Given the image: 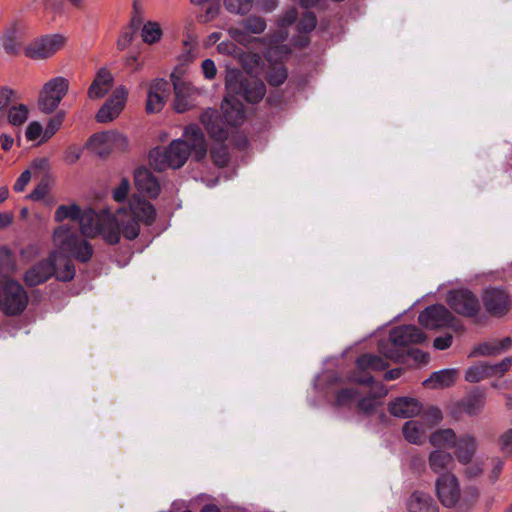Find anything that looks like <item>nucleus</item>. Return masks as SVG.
Instances as JSON below:
<instances>
[{
	"instance_id": "obj_14",
	"label": "nucleus",
	"mask_w": 512,
	"mask_h": 512,
	"mask_svg": "<svg viewBox=\"0 0 512 512\" xmlns=\"http://www.w3.org/2000/svg\"><path fill=\"white\" fill-rule=\"evenodd\" d=\"M129 210L132 218L146 226H151L155 222L156 209L154 205L140 194H133L131 196L129 199Z\"/></svg>"
},
{
	"instance_id": "obj_43",
	"label": "nucleus",
	"mask_w": 512,
	"mask_h": 512,
	"mask_svg": "<svg viewBox=\"0 0 512 512\" xmlns=\"http://www.w3.org/2000/svg\"><path fill=\"white\" fill-rule=\"evenodd\" d=\"M210 157L218 167H225L229 162V152L224 142L213 146L210 149Z\"/></svg>"
},
{
	"instance_id": "obj_2",
	"label": "nucleus",
	"mask_w": 512,
	"mask_h": 512,
	"mask_svg": "<svg viewBox=\"0 0 512 512\" xmlns=\"http://www.w3.org/2000/svg\"><path fill=\"white\" fill-rule=\"evenodd\" d=\"M225 89L221 109L225 121L233 126H240L245 120V109L241 101L250 104L259 103L266 94V85L261 79H248L238 68H226Z\"/></svg>"
},
{
	"instance_id": "obj_50",
	"label": "nucleus",
	"mask_w": 512,
	"mask_h": 512,
	"mask_svg": "<svg viewBox=\"0 0 512 512\" xmlns=\"http://www.w3.org/2000/svg\"><path fill=\"white\" fill-rule=\"evenodd\" d=\"M120 230L124 238L127 240H134L140 233V225L135 218L131 217L128 221L120 224Z\"/></svg>"
},
{
	"instance_id": "obj_41",
	"label": "nucleus",
	"mask_w": 512,
	"mask_h": 512,
	"mask_svg": "<svg viewBox=\"0 0 512 512\" xmlns=\"http://www.w3.org/2000/svg\"><path fill=\"white\" fill-rule=\"evenodd\" d=\"M254 0H223L225 9L232 14L246 15L253 7Z\"/></svg>"
},
{
	"instance_id": "obj_46",
	"label": "nucleus",
	"mask_w": 512,
	"mask_h": 512,
	"mask_svg": "<svg viewBox=\"0 0 512 512\" xmlns=\"http://www.w3.org/2000/svg\"><path fill=\"white\" fill-rule=\"evenodd\" d=\"M14 267L11 251L7 247H0V279L7 277Z\"/></svg>"
},
{
	"instance_id": "obj_15",
	"label": "nucleus",
	"mask_w": 512,
	"mask_h": 512,
	"mask_svg": "<svg viewBox=\"0 0 512 512\" xmlns=\"http://www.w3.org/2000/svg\"><path fill=\"white\" fill-rule=\"evenodd\" d=\"M134 184L140 194H146L152 199L157 198L161 190L158 179L145 166L135 169Z\"/></svg>"
},
{
	"instance_id": "obj_18",
	"label": "nucleus",
	"mask_w": 512,
	"mask_h": 512,
	"mask_svg": "<svg viewBox=\"0 0 512 512\" xmlns=\"http://www.w3.org/2000/svg\"><path fill=\"white\" fill-rule=\"evenodd\" d=\"M486 397L487 393L484 387L474 386L459 401L465 414L474 417L478 416L483 411L486 404Z\"/></svg>"
},
{
	"instance_id": "obj_60",
	"label": "nucleus",
	"mask_w": 512,
	"mask_h": 512,
	"mask_svg": "<svg viewBox=\"0 0 512 512\" xmlns=\"http://www.w3.org/2000/svg\"><path fill=\"white\" fill-rule=\"evenodd\" d=\"M15 91L7 86H0V109H9Z\"/></svg>"
},
{
	"instance_id": "obj_56",
	"label": "nucleus",
	"mask_w": 512,
	"mask_h": 512,
	"mask_svg": "<svg viewBox=\"0 0 512 512\" xmlns=\"http://www.w3.org/2000/svg\"><path fill=\"white\" fill-rule=\"evenodd\" d=\"M148 92L157 93L168 98L170 95L169 82L163 78H156L151 82Z\"/></svg>"
},
{
	"instance_id": "obj_4",
	"label": "nucleus",
	"mask_w": 512,
	"mask_h": 512,
	"mask_svg": "<svg viewBox=\"0 0 512 512\" xmlns=\"http://www.w3.org/2000/svg\"><path fill=\"white\" fill-rule=\"evenodd\" d=\"M66 43L67 38L62 34H46L30 41L23 52L32 60L48 59L61 50Z\"/></svg>"
},
{
	"instance_id": "obj_29",
	"label": "nucleus",
	"mask_w": 512,
	"mask_h": 512,
	"mask_svg": "<svg viewBox=\"0 0 512 512\" xmlns=\"http://www.w3.org/2000/svg\"><path fill=\"white\" fill-rule=\"evenodd\" d=\"M57 265L54 277L61 282H70L75 277V266L64 253L57 251Z\"/></svg>"
},
{
	"instance_id": "obj_34",
	"label": "nucleus",
	"mask_w": 512,
	"mask_h": 512,
	"mask_svg": "<svg viewBox=\"0 0 512 512\" xmlns=\"http://www.w3.org/2000/svg\"><path fill=\"white\" fill-rule=\"evenodd\" d=\"M242 67L245 72L244 75L248 79H259L257 76H254L258 73V69L263 64L262 58L257 53H248L245 54L241 58Z\"/></svg>"
},
{
	"instance_id": "obj_38",
	"label": "nucleus",
	"mask_w": 512,
	"mask_h": 512,
	"mask_svg": "<svg viewBox=\"0 0 512 512\" xmlns=\"http://www.w3.org/2000/svg\"><path fill=\"white\" fill-rule=\"evenodd\" d=\"M141 36L143 42L147 44H154L160 41L162 36V29L159 23L153 21H148L145 23L141 31Z\"/></svg>"
},
{
	"instance_id": "obj_8",
	"label": "nucleus",
	"mask_w": 512,
	"mask_h": 512,
	"mask_svg": "<svg viewBox=\"0 0 512 512\" xmlns=\"http://www.w3.org/2000/svg\"><path fill=\"white\" fill-rule=\"evenodd\" d=\"M0 308L7 316H18L28 304V295L21 284L9 280L2 287Z\"/></svg>"
},
{
	"instance_id": "obj_26",
	"label": "nucleus",
	"mask_w": 512,
	"mask_h": 512,
	"mask_svg": "<svg viewBox=\"0 0 512 512\" xmlns=\"http://www.w3.org/2000/svg\"><path fill=\"white\" fill-rule=\"evenodd\" d=\"M111 142V130L110 131H102L92 134L86 144L85 147L88 150H91L95 154H97L101 158L108 157L112 152V147L110 146Z\"/></svg>"
},
{
	"instance_id": "obj_49",
	"label": "nucleus",
	"mask_w": 512,
	"mask_h": 512,
	"mask_svg": "<svg viewBox=\"0 0 512 512\" xmlns=\"http://www.w3.org/2000/svg\"><path fill=\"white\" fill-rule=\"evenodd\" d=\"M512 366V356L505 357L503 360L496 364L488 363V371L490 378L502 377L510 370Z\"/></svg>"
},
{
	"instance_id": "obj_42",
	"label": "nucleus",
	"mask_w": 512,
	"mask_h": 512,
	"mask_svg": "<svg viewBox=\"0 0 512 512\" xmlns=\"http://www.w3.org/2000/svg\"><path fill=\"white\" fill-rule=\"evenodd\" d=\"M242 27L249 33L261 34L266 29L264 18L256 15H250L240 21Z\"/></svg>"
},
{
	"instance_id": "obj_6",
	"label": "nucleus",
	"mask_w": 512,
	"mask_h": 512,
	"mask_svg": "<svg viewBox=\"0 0 512 512\" xmlns=\"http://www.w3.org/2000/svg\"><path fill=\"white\" fill-rule=\"evenodd\" d=\"M69 90V81L61 76L52 78L44 84L38 98V108L40 111L51 114L59 106L62 99Z\"/></svg>"
},
{
	"instance_id": "obj_62",
	"label": "nucleus",
	"mask_w": 512,
	"mask_h": 512,
	"mask_svg": "<svg viewBox=\"0 0 512 512\" xmlns=\"http://www.w3.org/2000/svg\"><path fill=\"white\" fill-rule=\"evenodd\" d=\"M410 470L417 475H420L426 468V460L421 455H413L409 462Z\"/></svg>"
},
{
	"instance_id": "obj_61",
	"label": "nucleus",
	"mask_w": 512,
	"mask_h": 512,
	"mask_svg": "<svg viewBox=\"0 0 512 512\" xmlns=\"http://www.w3.org/2000/svg\"><path fill=\"white\" fill-rule=\"evenodd\" d=\"M43 133V127L38 121L29 123L25 131V135L28 141H35L41 135L43 136Z\"/></svg>"
},
{
	"instance_id": "obj_20",
	"label": "nucleus",
	"mask_w": 512,
	"mask_h": 512,
	"mask_svg": "<svg viewBox=\"0 0 512 512\" xmlns=\"http://www.w3.org/2000/svg\"><path fill=\"white\" fill-rule=\"evenodd\" d=\"M391 415L399 418H412L422 410V404L415 398L398 397L388 405Z\"/></svg>"
},
{
	"instance_id": "obj_64",
	"label": "nucleus",
	"mask_w": 512,
	"mask_h": 512,
	"mask_svg": "<svg viewBox=\"0 0 512 512\" xmlns=\"http://www.w3.org/2000/svg\"><path fill=\"white\" fill-rule=\"evenodd\" d=\"M298 18V11L296 8L292 7L285 11V13L281 16L278 23L281 27H288L296 22Z\"/></svg>"
},
{
	"instance_id": "obj_10",
	"label": "nucleus",
	"mask_w": 512,
	"mask_h": 512,
	"mask_svg": "<svg viewBox=\"0 0 512 512\" xmlns=\"http://www.w3.org/2000/svg\"><path fill=\"white\" fill-rule=\"evenodd\" d=\"M456 317L443 304L427 306L418 315V323L431 330L452 327Z\"/></svg>"
},
{
	"instance_id": "obj_12",
	"label": "nucleus",
	"mask_w": 512,
	"mask_h": 512,
	"mask_svg": "<svg viewBox=\"0 0 512 512\" xmlns=\"http://www.w3.org/2000/svg\"><path fill=\"white\" fill-rule=\"evenodd\" d=\"M128 97L124 86L117 87L112 95L104 102L95 115L98 123H109L115 120L123 111Z\"/></svg>"
},
{
	"instance_id": "obj_11",
	"label": "nucleus",
	"mask_w": 512,
	"mask_h": 512,
	"mask_svg": "<svg viewBox=\"0 0 512 512\" xmlns=\"http://www.w3.org/2000/svg\"><path fill=\"white\" fill-rule=\"evenodd\" d=\"M57 251L49 253L46 259H42L30 268L24 274L23 281L28 287H36L47 282L56 272Z\"/></svg>"
},
{
	"instance_id": "obj_55",
	"label": "nucleus",
	"mask_w": 512,
	"mask_h": 512,
	"mask_svg": "<svg viewBox=\"0 0 512 512\" xmlns=\"http://www.w3.org/2000/svg\"><path fill=\"white\" fill-rule=\"evenodd\" d=\"M129 191H130V181L128 178L123 177L121 179L118 187H116L113 191V199L118 203L125 202L128 197Z\"/></svg>"
},
{
	"instance_id": "obj_19",
	"label": "nucleus",
	"mask_w": 512,
	"mask_h": 512,
	"mask_svg": "<svg viewBox=\"0 0 512 512\" xmlns=\"http://www.w3.org/2000/svg\"><path fill=\"white\" fill-rule=\"evenodd\" d=\"M113 83L114 78L111 72L106 67L100 68L88 88V98L97 100L105 97L112 88Z\"/></svg>"
},
{
	"instance_id": "obj_51",
	"label": "nucleus",
	"mask_w": 512,
	"mask_h": 512,
	"mask_svg": "<svg viewBox=\"0 0 512 512\" xmlns=\"http://www.w3.org/2000/svg\"><path fill=\"white\" fill-rule=\"evenodd\" d=\"M50 190V178L48 175L42 177L38 185L27 196L28 199L33 201L42 200Z\"/></svg>"
},
{
	"instance_id": "obj_40",
	"label": "nucleus",
	"mask_w": 512,
	"mask_h": 512,
	"mask_svg": "<svg viewBox=\"0 0 512 512\" xmlns=\"http://www.w3.org/2000/svg\"><path fill=\"white\" fill-rule=\"evenodd\" d=\"M29 110L24 104L12 105L9 108L7 123L13 126H21L28 119Z\"/></svg>"
},
{
	"instance_id": "obj_58",
	"label": "nucleus",
	"mask_w": 512,
	"mask_h": 512,
	"mask_svg": "<svg viewBox=\"0 0 512 512\" xmlns=\"http://www.w3.org/2000/svg\"><path fill=\"white\" fill-rule=\"evenodd\" d=\"M128 145H129V142L125 135H123L115 130H111L110 146L112 147V151L114 149H116L121 152H124L128 149Z\"/></svg>"
},
{
	"instance_id": "obj_39",
	"label": "nucleus",
	"mask_w": 512,
	"mask_h": 512,
	"mask_svg": "<svg viewBox=\"0 0 512 512\" xmlns=\"http://www.w3.org/2000/svg\"><path fill=\"white\" fill-rule=\"evenodd\" d=\"M81 210L82 209L77 204L60 205L55 211L54 219L56 222H62L65 219L77 222Z\"/></svg>"
},
{
	"instance_id": "obj_33",
	"label": "nucleus",
	"mask_w": 512,
	"mask_h": 512,
	"mask_svg": "<svg viewBox=\"0 0 512 512\" xmlns=\"http://www.w3.org/2000/svg\"><path fill=\"white\" fill-rule=\"evenodd\" d=\"M479 490L475 486H469L464 490L463 496L459 498V504L455 512H470L476 505L479 498Z\"/></svg>"
},
{
	"instance_id": "obj_28",
	"label": "nucleus",
	"mask_w": 512,
	"mask_h": 512,
	"mask_svg": "<svg viewBox=\"0 0 512 512\" xmlns=\"http://www.w3.org/2000/svg\"><path fill=\"white\" fill-rule=\"evenodd\" d=\"M99 235H102L103 239L109 245H116L120 241L121 230L120 223L118 222L116 216L109 214L107 219L103 220L101 224V232Z\"/></svg>"
},
{
	"instance_id": "obj_47",
	"label": "nucleus",
	"mask_w": 512,
	"mask_h": 512,
	"mask_svg": "<svg viewBox=\"0 0 512 512\" xmlns=\"http://www.w3.org/2000/svg\"><path fill=\"white\" fill-rule=\"evenodd\" d=\"M358 396V391L354 388H344L336 392L333 405L335 407H344L351 404V402Z\"/></svg>"
},
{
	"instance_id": "obj_36",
	"label": "nucleus",
	"mask_w": 512,
	"mask_h": 512,
	"mask_svg": "<svg viewBox=\"0 0 512 512\" xmlns=\"http://www.w3.org/2000/svg\"><path fill=\"white\" fill-rule=\"evenodd\" d=\"M487 378H490L488 362L480 361L465 372V380L469 383H478Z\"/></svg>"
},
{
	"instance_id": "obj_17",
	"label": "nucleus",
	"mask_w": 512,
	"mask_h": 512,
	"mask_svg": "<svg viewBox=\"0 0 512 512\" xmlns=\"http://www.w3.org/2000/svg\"><path fill=\"white\" fill-rule=\"evenodd\" d=\"M381 354L396 363L405 364L409 358L413 359L416 364L426 365L429 362V354L418 348H408L404 351L394 348H381Z\"/></svg>"
},
{
	"instance_id": "obj_5",
	"label": "nucleus",
	"mask_w": 512,
	"mask_h": 512,
	"mask_svg": "<svg viewBox=\"0 0 512 512\" xmlns=\"http://www.w3.org/2000/svg\"><path fill=\"white\" fill-rule=\"evenodd\" d=\"M446 302L456 314L476 318L481 311L478 296L467 288L452 289L447 293Z\"/></svg>"
},
{
	"instance_id": "obj_59",
	"label": "nucleus",
	"mask_w": 512,
	"mask_h": 512,
	"mask_svg": "<svg viewBox=\"0 0 512 512\" xmlns=\"http://www.w3.org/2000/svg\"><path fill=\"white\" fill-rule=\"evenodd\" d=\"M136 33V31L124 27L117 40V48L121 51L126 49L132 43Z\"/></svg>"
},
{
	"instance_id": "obj_44",
	"label": "nucleus",
	"mask_w": 512,
	"mask_h": 512,
	"mask_svg": "<svg viewBox=\"0 0 512 512\" xmlns=\"http://www.w3.org/2000/svg\"><path fill=\"white\" fill-rule=\"evenodd\" d=\"M63 121L64 112L60 111L48 121L40 142L44 143L48 141L53 135H55V133L62 126Z\"/></svg>"
},
{
	"instance_id": "obj_21",
	"label": "nucleus",
	"mask_w": 512,
	"mask_h": 512,
	"mask_svg": "<svg viewBox=\"0 0 512 512\" xmlns=\"http://www.w3.org/2000/svg\"><path fill=\"white\" fill-rule=\"evenodd\" d=\"M103 220L104 219H101L94 209L86 208L85 210H81L77 222L79 223L82 235L88 238H94L101 232Z\"/></svg>"
},
{
	"instance_id": "obj_24",
	"label": "nucleus",
	"mask_w": 512,
	"mask_h": 512,
	"mask_svg": "<svg viewBox=\"0 0 512 512\" xmlns=\"http://www.w3.org/2000/svg\"><path fill=\"white\" fill-rule=\"evenodd\" d=\"M458 374V370L454 368L435 371L422 384L424 387L432 389L448 388L456 383Z\"/></svg>"
},
{
	"instance_id": "obj_57",
	"label": "nucleus",
	"mask_w": 512,
	"mask_h": 512,
	"mask_svg": "<svg viewBox=\"0 0 512 512\" xmlns=\"http://www.w3.org/2000/svg\"><path fill=\"white\" fill-rule=\"evenodd\" d=\"M220 12V4L219 0H216L215 3L211 4L204 13L197 15L196 19L199 23H208L214 20Z\"/></svg>"
},
{
	"instance_id": "obj_54",
	"label": "nucleus",
	"mask_w": 512,
	"mask_h": 512,
	"mask_svg": "<svg viewBox=\"0 0 512 512\" xmlns=\"http://www.w3.org/2000/svg\"><path fill=\"white\" fill-rule=\"evenodd\" d=\"M377 397L378 396L376 394H372L370 396L361 398L357 403V410L364 413L365 415L373 414L377 406L375 402Z\"/></svg>"
},
{
	"instance_id": "obj_53",
	"label": "nucleus",
	"mask_w": 512,
	"mask_h": 512,
	"mask_svg": "<svg viewBox=\"0 0 512 512\" xmlns=\"http://www.w3.org/2000/svg\"><path fill=\"white\" fill-rule=\"evenodd\" d=\"M498 445L507 458L512 459V428L500 435Z\"/></svg>"
},
{
	"instance_id": "obj_1",
	"label": "nucleus",
	"mask_w": 512,
	"mask_h": 512,
	"mask_svg": "<svg viewBox=\"0 0 512 512\" xmlns=\"http://www.w3.org/2000/svg\"><path fill=\"white\" fill-rule=\"evenodd\" d=\"M207 151V141L201 127L189 124L184 128L183 138L172 140L165 148H152L148 158L155 171L164 172L167 168H181L190 156L195 162H201L206 158Z\"/></svg>"
},
{
	"instance_id": "obj_31",
	"label": "nucleus",
	"mask_w": 512,
	"mask_h": 512,
	"mask_svg": "<svg viewBox=\"0 0 512 512\" xmlns=\"http://www.w3.org/2000/svg\"><path fill=\"white\" fill-rule=\"evenodd\" d=\"M287 77L288 71L282 62L271 63L265 73V79L272 87H279L287 80Z\"/></svg>"
},
{
	"instance_id": "obj_30",
	"label": "nucleus",
	"mask_w": 512,
	"mask_h": 512,
	"mask_svg": "<svg viewBox=\"0 0 512 512\" xmlns=\"http://www.w3.org/2000/svg\"><path fill=\"white\" fill-rule=\"evenodd\" d=\"M356 366L360 371H366L367 369L384 371L389 367V363L380 356L365 353L357 358Z\"/></svg>"
},
{
	"instance_id": "obj_37",
	"label": "nucleus",
	"mask_w": 512,
	"mask_h": 512,
	"mask_svg": "<svg viewBox=\"0 0 512 512\" xmlns=\"http://www.w3.org/2000/svg\"><path fill=\"white\" fill-rule=\"evenodd\" d=\"M404 438L412 444H421L423 438V430L421 424L417 421L409 420L402 428Z\"/></svg>"
},
{
	"instance_id": "obj_48",
	"label": "nucleus",
	"mask_w": 512,
	"mask_h": 512,
	"mask_svg": "<svg viewBox=\"0 0 512 512\" xmlns=\"http://www.w3.org/2000/svg\"><path fill=\"white\" fill-rule=\"evenodd\" d=\"M499 354V349L497 348L496 342H483L476 346L472 352L470 353V357H489V356H497Z\"/></svg>"
},
{
	"instance_id": "obj_52",
	"label": "nucleus",
	"mask_w": 512,
	"mask_h": 512,
	"mask_svg": "<svg viewBox=\"0 0 512 512\" xmlns=\"http://www.w3.org/2000/svg\"><path fill=\"white\" fill-rule=\"evenodd\" d=\"M166 99H167V97H164L157 93L148 92L147 102H146V112L149 114L160 112L165 105Z\"/></svg>"
},
{
	"instance_id": "obj_23",
	"label": "nucleus",
	"mask_w": 512,
	"mask_h": 512,
	"mask_svg": "<svg viewBox=\"0 0 512 512\" xmlns=\"http://www.w3.org/2000/svg\"><path fill=\"white\" fill-rule=\"evenodd\" d=\"M408 512H439L432 496L422 491L413 492L407 500Z\"/></svg>"
},
{
	"instance_id": "obj_13",
	"label": "nucleus",
	"mask_w": 512,
	"mask_h": 512,
	"mask_svg": "<svg viewBox=\"0 0 512 512\" xmlns=\"http://www.w3.org/2000/svg\"><path fill=\"white\" fill-rule=\"evenodd\" d=\"M436 494L445 507H454L460 498L458 479L452 473L440 475L435 483Z\"/></svg>"
},
{
	"instance_id": "obj_7",
	"label": "nucleus",
	"mask_w": 512,
	"mask_h": 512,
	"mask_svg": "<svg viewBox=\"0 0 512 512\" xmlns=\"http://www.w3.org/2000/svg\"><path fill=\"white\" fill-rule=\"evenodd\" d=\"M426 334L417 326L409 324V325H400L393 327L389 331V342L383 343L379 342L378 348L381 353V348H394L400 349V351H404L408 348H411L412 344H421L426 340Z\"/></svg>"
},
{
	"instance_id": "obj_9",
	"label": "nucleus",
	"mask_w": 512,
	"mask_h": 512,
	"mask_svg": "<svg viewBox=\"0 0 512 512\" xmlns=\"http://www.w3.org/2000/svg\"><path fill=\"white\" fill-rule=\"evenodd\" d=\"M481 302L485 311L493 318H502L511 310V295L502 287H487L482 290Z\"/></svg>"
},
{
	"instance_id": "obj_22",
	"label": "nucleus",
	"mask_w": 512,
	"mask_h": 512,
	"mask_svg": "<svg viewBox=\"0 0 512 512\" xmlns=\"http://www.w3.org/2000/svg\"><path fill=\"white\" fill-rule=\"evenodd\" d=\"M22 40V27L20 23L15 22L4 31L2 44L5 52L11 56L19 55Z\"/></svg>"
},
{
	"instance_id": "obj_63",
	"label": "nucleus",
	"mask_w": 512,
	"mask_h": 512,
	"mask_svg": "<svg viewBox=\"0 0 512 512\" xmlns=\"http://www.w3.org/2000/svg\"><path fill=\"white\" fill-rule=\"evenodd\" d=\"M230 37L236 42L246 45L250 41V35L246 32V30H242L240 28L231 27L228 30Z\"/></svg>"
},
{
	"instance_id": "obj_3",
	"label": "nucleus",
	"mask_w": 512,
	"mask_h": 512,
	"mask_svg": "<svg viewBox=\"0 0 512 512\" xmlns=\"http://www.w3.org/2000/svg\"><path fill=\"white\" fill-rule=\"evenodd\" d=\"M53 240L62 253H67L81 263L88 262L93 256L92 245L81 239L67 225L57 227L53 233Z\"/></svg>"
},
{
	"instance_id": "obj_27",
	"label": "nucleus",
	"mask_w": 512,
	"mask_h": 512,
	"mask_svg": "<svg viewBox=\"0 0 512 512\" xmlns=\"http://www.w3.org/2000/svg\"><path fill=\"white\" fill-rule=\"evenodd\" d=\"M429 465L433 472L442 475L451 473L454 465L453 456L444 450H435L429 455Z\"/></svg>"
},
{
	"instance_id": "obj_32",
	"label": "nucleus",
	"mask_w": 512,
	"mask_h": 512,
	"mask_svg": "<svg viewBox=\"0 0 512 512\" xmlns=\"http://www.w3.org/2000/svg\"><path fill=\"white\" fill-rule=\"evenodd\" d=\"M174 89L175 100H174V109L178 113H184L190 108V104L188 101L190 85L189 83L184 84H176Z\"/></svg>"
},
{
	"instance_id": "obj_16",
	"label": "nucleus",
	"mask_w": 512,
	"mask_h": 512,
	"mask_svg": "<svg viewBox=\"0 0 512 512\" xmlns=\"http://www.w3.org/2000/svg\"><path fill=\"white\" fill-rule=\"evenodd\" d=\"M200 122L204 125L209 136L216 142H225L228 130L225 128L221 115L217 110L208 109L200 115Z\"/></svg>"
},
{
	"instance_id": "obj_25",
	"label": "nucleus",
	"mask_w": 512,
	"mask_h": 512,
	"mask_svg": "<svg viewBox=\"0 0 512 512\" xmlns=\"http://www.w3.org/2000/svg\"><path fill=\"white\" fill-rule=\"evenodd\" d=\"M455 455L458 461L464 465L471 462L477 450V441L473 435L465 434L455 442Z\"/></svg>"
},
{
	"instance_id": "obj_45",
	"label": "nucleus",
	"mask_w": 512,
	"mask_h": 512,
	"mask_svg": "<svg viewBox=\"0 0 512 512\" xmlns=\"http://www.w3.org/2000/svg\"><path fill=\"white\" fill-rule=\"evenodd\" d=\"M317 25V17L312 11H305L297 22V31L300 33H310Z\"/></svg>"
},
{
	"instance_id": "obj_35",
	"label": "nucleus",
	"mask_w": 512,
	"mask_h": 512,
	"mask_svg": "<svg viewBox=\"0 0 512 512\" xmlns=\"http://www.w3.org/2000/svg\"><path fill=\"white\" fill-rule=\"evenodd\" d=\"M457 439L458 438L454 430L440 429L431 434L430 443L435 447H441L445 445L453 447Z\"/></svg>"
}]
</instances>
